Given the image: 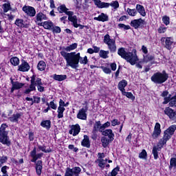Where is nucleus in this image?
I'll return each instance as SVG.
<instances>
[{
	"label": "nucleus",
	"instance_id": "f257e3e1",
	"mask_svg": "<svg viewBox=\"0 0 176 176\" xmlns=\"http://www.w3.org/2000/svg\"><path fill=\"white\" fill-rule=\"evenodd\" d=\"M61 56L66 60L67 66L71 67L74 69L79 67V63L86 65L88 63L87 56L80 57V53L71 52L67 53L65 51L60 52Z\"/></svg>",
	"mask_w": 176,
	"mask_h": 176
},
{
	"label": "nucleus",
	"instance_id": "f03ea898",
	"mask_svg": "<svg viewBox=\"0 0 176 176\" xmlns=\"http://www.w3.org/2000/svg\"><path fill=\"white\" fill-rule=\"evenodd\" d=\"M176 130V125L173 124L169 126L164 132V136L162 139L160 140L157 145L156 146L153 147V151L152 153L154 156L155 160H157L159 158V154L158 152L160 151V149L163 148V146L165 145V144L167 143L168 140L173 137L174 135V133H175Z\"/></svg>",
	"mask_w": 176,
	"mask_h": 176
},
{
	"label": "nucleus",
	"instance_id": "7ed1b4c3",
	"mask_svg": "<svg viewBox=\"0 0 176 176\" xmlns=\"http://www.w3.org/2000/svg\"><path fill=\"white\" fill-rule=\"evenodd\" d=\"M118 54L126 60L127 63H129L131 65H135V63L138 61V56H137V54L135 53V50L134 53L130 52H126V50L124 47H121L118 50Z\"/></svg>",
	"mask_w": 176,
	"mask_h": 176
},
{
	"label": "nucleus",
	"instance_id": "20e7f679",
	"mask_svg": "<svg viewBox=\"0 0 176 176\" xmlns=\"http://www.w3.org/2000/svg\"><path fill=\"white\" fill-rule=\"evenodd\" d=\"M167 79H168V74L166 73V71L157 72L151 78V81L156 85H162V83H164Z\"/></svg>",
	"mask_w": 176,
	"mask_h": 176
},
{
	"label": "nucleus",
	"instance_id": "39448f33",
	"mask_svg": "<svg viewBox=\"0 0 176 176\" xmlns=\"http://www.w3.org/2000/svg\"><path fill=\"white\" fill-rule=\"evenodd\" d=\"M8 127L6 124H3L0 127V142L7 146H10V140L8 137V132L6 128Z\"/></svg>",
	"mask_w": 176,
	"mask_h": 176
},
{
	"label": "nucleus",
	"instance_id": "423d86ee",
	"mask_svg": "<svg viewBox=\"0 0 176 176\" xmlns=\"http://www.w3.org/2000/svg\"><path fill=\"white\" fill-rule=\"evenodd\" d=\"M104 43L107 45L111 53H115L116 52V41L115 39L111 38L109 34H106L104 36Z\"/></svg>",
	"mask_w": 176,
	"mask_h": 176
},
{
	"label": "nucleus",
	"instance_id": "0eeeda50",
	"mask_svg": "<svg viewBox=\"0 0 176 176\" xmlns=\"http://www.w3.org/2000/svg\"><path fill=\"white\" fill-rule=\"evenodd\" d=\"M101 127H102V124H101V122L100 121H96V122L94 124L92 132H91V138L92 140H97V133L100 131V133H102L103 129H101Z\"/></svg>",
	"mask_w": 176,
	"mask_h": 176
},
{
	"label": "nucleus",
	"instance_id": "6e6552de",
	"mask_svg": "<svg viewBox=\"0 0 176 176\" xmlns=\"http://www.w3.org/2000/svg\"><path fill=\"white\" fill-rule=\"evenodd\" d=\"M82 169L79 166H76L72 168H67L65 176H79Z\"/></svg>",
	"mask_w": 176,
	"mask_h": 176
},
{
	"label": "nucleus",
	"instance_id": "1a4fd4ad",
	"mask_svg": "<svg viewBox=\"0 0 176 176\" xmlns=\"http://www.w3.org/2000/svg\"><path fill=\"white\" fill-rule=\"evenodd\" d=\"M68 10L69 9L67 8V6H65V4H62L58 7V11L59 13H65V14L68 16V21H70L71 19L74 17V12Z\"/></svg>",
	"mask_w": 176,
	"mask_h": 176
},
{
	"label": "nucleus",
	"instance_id": "9d476101",
	"mask_svg": "<svg viewBox=\"0 0 176 176\" xmlns=\"http://www.w3.org/2000/svg\"><path fill=\"white\" fill-rule=\"evenodd\" d=\"M64 107H67V104H65V102L63 99H60L59 101V107H58V119H62V118H64V111H65V108Z\"/></svg>",
	"mask_w": 176,
	"mask_h": 176
},
{
	"label": "nucleus",
	"instance_id": "9b49d317",
	"mask_svg": "<svg viewBox=\"0 0 176 176\" xmlns=\"http://www.w3.org/2000/svg\"><path fill=\"white\" fill-rule=\"evenodd\" d=\"M22 10L30 17H35L36 14V10H35V8L32 6H24Z\"/></svg>",
	"mask_w": 176,
	"mask_h": 176
},
{
	"label": "nucleus",
	"instance_id": "f8f14e48",
	"mask_svg": "<svg viewBox=\"0 0 176 176\" xmlns=\"http://www.w3.org/2000/svg\"><path fill=\"white\" fill-rule=\"evenodd\" d=\"M161 42H165V47L168 50H171L173 49V45L174 43V41L171 37H162L161 38Z\"/></svg>",
	"mask_w": 176,
	"mask_h": 176
},
{
	"label": "nucleus",
	"instance_id": "ddd939ff",
	"mask_svg": "<svg viewBox=\"0 0 176 176\" xmlns=\"http://www.w3.org/2000/svg\"><path fill=\"white\" fill-rule=\"evenodd\" d=\"M130 25L131 27H133L135 30H138V28H140L142 25H145V21L142 19H135L131 21Z\"/></svg>",
	"mask_w": 176,
	"mask_h": 176
},
{
	"label": "nucleus",
	"instance_id": "4468645a",
	"mask_svg": "<svg viewBox=\"0 0 176 176\" xmlns=\"http://www.w3.org/2000/svg\"><path fill=\"white\" fill-rule=\"evenodd\" d=\"M88 109L89 107L85 106V108H82L80 110H79L78 113L77 114L78 119L86 120V119H87V114H86V113L87 112Z\"/></svg>",
	"mask_w": 176,
	"mask_h": 176
},
{
	"label": "nucleus",
	"instance_id": "2eb2a0df",
	"mask_svg": "<svg viewBox=\"0 0 176 176\" xmlns=\"http://www.w3.org/2000/svg\"><path fill=\"white\" fill-rule=\"evenodd\" d=\"M35 75H33L31 77V80H30V85L28 89H27L25 91V94H30V91H35L36 90V87H35Z\"/></svg>",
	"mask_w": 176,
	"mask_h": 176
},
{
	"label": "nucleus",
	"instance_id": "dca6fc26",
	"mask_svg": "<svg viewBox=\"0 0 176 176\" xmlns=\"http://www.w3.org/2000/svg\"><path fill=\"white\" fill-rule=\"evenodd\" d=\"M164 113L172 120H176V111H174L173 109L166 107L164 110Z\"/></svg>",
	"mask_w": 176,
	"mask_h": 176
},
{
	"label": "nucleus",
	"instance_id": "f3484780",
	"mask_svg": "<svg viewBox=\"0 0 176 176\" xmlns=\"http://www.w3.org/2000/svg\"><path fill=\"white\" fill-rule=\"evenodd\" d=\"M23 116V113H15L8 118V120L12 123H19V120L21 119Z\"/></svg>",
	"mask_w": 176,
	"mask_h": 176
},
{
	"label": "nucleus",
	"instance_id": "a211bd4d",
	"mask_svg": "<svg viewBox=\"0 0 176 176\" xmlns=\"http://www.w3.org/2000/svg\"><path fill=\"white\" fill-rule=\"evenodd\" d=\"M161 133H162V129H160V124L157 122L155 124L153 133L152 134V138L154 139L157 138V137L160 135Z\"/></svg>",
	"mask_w": 176,
	"mask_h": 176
},
{
	"label": "nucleus",
	"instance_id": "6ab92c4d",
	"mask_svg": "<svg viewBox=\"0 0 176 176\" xmlns=\"http://www.w3.org/2000/svg\"><path fill=\"white\" fill-rule=\"evenodd\" d=\"M35 87L37 86L38 90L40 91V93H43V91H45V87H42L43 85L42 83V79L40 78H36V76L35 75Z\"/></svg>",
	"mask_w": 176,
	"mask_h": 176
},
{
	"label": "nucleus",
	"instance_id": "aec40b11",
	"mask_svg": "<svg viewBox=\"0 0 176 176\" xmlns=\"http://www.w3.org/2000/svg\"><path fill=\"white\" fill-rule=\"evenodd\" d=\"M70 21L73 23L75 28H78V27H79L80 30H83L85 28V25L78 24V17L76 15H74L73 17L70 18Z\"/></svg>",
	"mask_w": 176,
	"mask_h": 176
},
{
	"label": "nucleus",
	"instance_id": "412c9836",
	"mask_svg": "<svg viewBox=\"0 0 176 176\" xmlns=\"http://www.w3.org/2000/svg\"><path fill=\"white\" fill-rule=\"evenodd\" d=\"M43 20H47V16H46V15L42 12L37 13L36 15L35 23L38 24V23H41V21H43Z\"/></svg>",
	"mask_w": 176,
	"mask_h": 176
},
{
	"label": "nucleus",
	"instance_id": "4be33fe9",
	"mask_svg": "<svg viewBox=\"0 0 176 176\" xmlns=\"http://www.w3.org/2000/svg\"><path fill=\"white\" fill-rule=\"evenodd\" d=\"M102 134L105 137H109L111 141H113L115 134H113V132H112V129H106L104 131H102Z\"/></svg>",
	"mask_w": 176,
	"mask_h": 176
},
{
	"label": "nucleus",
	"instance_id": "5701e85b",
	"mask_svg": "<svg viewBox=\"0 0 176 176\" xmlns=\"http://www.w3.org/2000/svg\"><path fill=\"white\" fill-rule=\"evenodd\" d=\"M35 168L37 175H41V174H42V168H43L42 160H38L36 162Z\"/></svg>",
	"mask_w": 176,
	"mask_h": 176
},
{
	"label": "nucleus",
	"instance_id": "b1692460",
	"mask_svg": "<svg viewBox=\"0 0 176 176\" xmlns=\"http://www.w3.org/2000/svg\"><path fill=\"white\" fill-rule=\"evenodd\" d=\"M38 25L43 27L45 30H52V28H53L54 24L52 23V21H45L43 23H38Z\"/></svg>",
	"mask_w": 176,
	"mask_h": 176
},
{
	"label": "nucleus",
	"instance_id": "393cba45",
	"mask_svg": "<svg viewBox=\"0 0 176 176\" xmlns=\"http://www.w3.org/2000/svg\"><path fill=\"white\" fill-rule=\"evenodd\" d=\"M72 131H74L73 133V135H78L79 134V133H80V126H79V124H76V125H73L72 127V130L69 131V133L72 134Z\"/></svg>",
	"mask_w": 176,
	"mask_h": 176
},
{
	"label": "nucleus",
	"instance_id": "a878e982",
	"mask_svg": "<svg viewBox=\"0 0 176 176\" xmlns=\"http://www.w3.org/2000/svg\"><path fill=\"white\" fill-rule=\"evenodd\" d=\"M81 145L85 148H90V139L87 135H84V139L81 142Z\"/></svg>",
	"mask_w": 176,
	"mask_h": 176
},
{
	"label": "nucleus",
	"instance_id": "bb28decb",
	"mask_svg": "<svg viewBox=\"0 0 176 176\" xmlns=\"http://www.w3.org/2000/svg\"><path fill=\"white\" fill-rule=\"evenodd\" d=\"M94 20H96L97 21H102L104 23V21H108L109 18L108 15L104 13H101L98 17H94Z\"/></svg>",
	"mask_w": 176,
	"mask_h": 176
},
{
	"label": "nucleus",
	"instance_id": "cd10ccee",
	"mask_svg": "<svg viewBox=\"0 0 176 176\" xmlns=\"http://www.w3.org/2000/svg\"><path fill=\"white\" fill-rule=\"evenodd\" d=\"M19 71H21L22 72H27V71H30V65H28V63H22L19 67Z\"/></svg>",
	"mask_w": 176,
	"mask_h": 176
},
{
	"label": "nucleus",
	"instance_id": "c85d7f7f",
	"mask_svg": "<svg viewBox=\"0 0 176 176\" xmlns=\"http://www.w3.org/2000/svg\"><path fill=\"white\" fill-rule=\"evenodd\" d=\"M94 4L96 6L99 8V9H104V8H106L108 6V4L105 2H102L101 0H94Z\"/></svg>",
	"mask_w": 176,
	"mask_h": 176
},
{
	"label": "nucleus",
	"instance_id": "c756f323",
	"mask_svg": "<svg viewBox=\"0 0 176 176\" xmlns=\"http://www.w3.org/2000/svg\"><path fill=\"white\" fill-rule=\"evenodd\" d=\"M41 127L46 129V130H50V127L52 126V122L50 120H43L41 122Z\"/></svg>",
	"mask_w": 176,
	"mask_h": 176
},
{
	"label": "nucleus",
	"instance_id": "7c9ffc66",
	"mask_svg": "<svg viewBox=\"0 0 176 176\" xmlns=\"http://www.w3.org/2000/svg\"><path fill=\"white\" fill-rule=\"evenodd\" d=\"M136 10L143 17H145L146 16V12H145V8L143 6L138 4L136 6Z\"/></svg>",
	"mask_w": 176,
	"mask_h": 176
},
{
	"label": "nucleus",
	"instance_id": "2f4dec72",
	"mask_svg": "<svg viewBox=\"0 0 176 176\" xmlns=\"http://www.w3.org/2000/svg\"><path fill=\"white\" fill-rule=\"evenodd\" d=\"M126 86H127V80H122L119 82L118 87V89L120 90V91H122V93L123 91H126V89H124Z\"/></svg>",
	"mask_w": 176,
	"mask_h": 176
},
{
	"label": "nucleus",
	"instance_id": "473e14b6",
	"mask_svg": "<svg viewBox=\"0 0 176 176\" xmlns=\"http://www.w3.org/2000/svg\"><path fill=\"white\" fill-rule=\"evenodd\" d=\"M54 80H58V82H61L63 80H65L67 79V75H54Z\"/></svg>",
	"mask_w": 176,
	"mask_h": 176
},
{
	"label": "nucleus",
	"instance_id": "72a5a7b5",
	"mask_svg": "<svg viewBox=\"0 0 176 176\" xmlns=\"http://www.w3.org/2000/svg\"><path fill=\"white\" fill-rule=\"evenodd\" d=\"M107 4L108 5L107 8L111 6V8H113L115 10H116V9H119V2L118 1H113L110 3H107Z\"/></svg>",
	"mask_w": 176,
	"mask_h": 176
},
{
	"label": "nucleus",
	"instance_id": "f704fd0d",
	"mask_svg": "<svg viewBox=\"0 0 176 176\" xmlns=\"http://www.w3.org/2000/svg\"><path fill=\"white\" fill-rule=\"evenodd\" d=\"M38 71H45L46 68V63L43 60H41L37 65Z\"/></svg>",
	"mask_w": 176,
	"mask_h": 176
},
{
	"label": "nucleus",
	"instance_id": "c9c22d12",
	"mask_svg": "<svg viewBox=\"0 0 176 176\" xmlns=\"http://www.w3.org/2000/svg\"><path fill=\"white\" fill-rule=\"evenodd\" d=\"M108 54H109V51H105V50H101L99 52V56L102 58H108V57H109Z\"/></svg>",
	"mask_w": 176,
	"mask_h": 176
},
{
	"label": "nucleus",
	"instance_id": "e433bc0d",
	"mask_svg": "<svg viewBox=\"0 0 176 176\" xmlns=\"http://www.w3.org/2000/svg\"><path fill=\"white\" fill-rule=\"evenodd\" d=\"M101 142L103 148H107V146L109 145V139H108V138L106 137H102L101 138Z\"/></svg>",
	"mask_w": 176,
	"mask_h": 176
},
{
	"label": "nucleus",
	"instance_id": "4c0bfd02",
	"mask_svg": "<svg viewBox=\"0 0 176 176\" xmlns=\"http://www.w3.org/2000/svg\"><path fill=\"white\" fill-rule=\"evenodd\" d=\"M10 63H11L12 65L16 67V65H19V64H20V60H19V58L14 56V57L11 58Z\"/></svg>",
	"mask_w": 176,
	"mask_h": 176
},
{
	"label": "nucleus",
	"instance_id": "58836bf2",
	"mask_svg": "<svg viewBox=\"0 0 176 176\" xmlns=\"http://www.w3.org/2000/svg\"><path fill=\"white\" fill-rule=\"evenodd\" d=\"M76 47H78V43H74L70 45L69 46L65 47V50H66V52H71L72 50H75V49H76Z\"/></svg>",
	"mask_w": 176,
	"mask_h": 176
},
{
	"label": "nucleus",
	"instance_id": "ea45409f",
	"mask_svg": "<svg viewBox=\"0 0 176 176\" xmlns=\"http://www.w3.org/2000/svg\"><path fill=\"white\" fill-rule=\"evenodd\" d=\"M15 25H17V27H19L20 28H24V21L23 19H16L15 21Z\"/></svg>",
	"mask_w": 176,
	"mask_h": 176
},
{
	"label": "nucleus",
	"instance_id": "a19ab883",
	"mask_svg": "<svg viewBox=\"0 0 176 176\" xmlns=\"http://www.w3.org/2000/svg\"><path fill=\"white\" fill-rule=\"evenodd\" d=\"M34 152V157L38 160V159H42V157L43 156V153H40L36 154V148H34V149L30 152V153H32Z\"/></svg>",
	"mask_w": 176,
	"mask_h": 176
},
{
	"label": "nucleus",
	"instance_id": "79ce46f5",
	"mask_svg": "<svg viewBox=\"0 0 176 176\" xmlns=\"http://www.w3.org/2000/svg\"><path fill=\"white\" fill-rule=\"evenodd\" d=\"M153 60H155V56L146 55L144 56L143 63H149V61H152Z\"/></svg>",
	"mask_w": 176,
	"mask_h": 176
},
{
	"label": "nucleus",
	"instance_id": "37998d69",
	"mask_svg": "<svg viewBox=\"0 0 176 176\" xmlns=\"http://www.w3.org/2000/svg\"><path fill=\"white\" fill-rule=\"evenodd\" d=\"M122 94L123 96L127 97V98H130L131 100H135V97H134L131 92H126V91H124L122 92Z\"/></svg>",
	"mask_w": 176,
	"mask_h": 176
},
{
	"label": "nucleus",
	"instance_id": "c03bdc74",
	"mask_svg": "<svg viewBox=\"0 0 176 176\" xmlns=\"http://www.w3.org/2000/svg\"><path fill=\"white\" fill-rule=\"evenodd\" d=\"M119 170H120V168L119 166L116 167L112 170L110 174H109V176H117L118 173H119Z\"/></svg>",
	"mask_w": 176,
	"mask_h": 176
},
{
	"label": "nucleus",
	"instance_id": "a18cd8bd",
	"mask_svg": "<svg viewBox=\"0 0 176 176\" xmlns=\"http://www.w3.org/2000/svg\"><path fill=\"white\" fill-rule=\"evenodd\" d=\"M126 12L129 16H134L137 14V10L135 9L127 8Z\"/></svg>",
	"mask_w": 176,
	"mask_h": 176
},
{
	"label": "nucleus",
	"instance_id": "49530a36",
	"mask_svg": "<svg viewBox=\"0 0 176 176\" xmlns=\"http://www.w3.org/2000/svg\"><path fill=\"white\" fill-rule=\"evenodd\" d=\"M96 162L98 163V166L101 168H104L105 167V161L104 159H98Z\"/></svg>",
	"mask_w": 176,
	"mask_h": 176
},
{
	"label": "nucleus",
	"instance_id": "de8ad7c7",
	"mask_svg": "<svg viewBox=\"0 0 176 176\" xmlns=\"http://www.w3.org/2000/svg\"><path fill=\"white\" fill-rule=\"evenodd\" d=\"M173 167L174 168H176V158H171L170 159V166H169L170 170H171V168H173Z\"/></svg>",
	"mask_w": 176,
	"mask_h": 176
},
{
	"label": "nucleus",
	"instance_id": "09e8293b",
	"mask_svg": "<svg viewBox=\"0 0 176 176\" xmlns=\"http://www.w3.org/2000/svg\"><path fill=\"white\" fill-rule=\"evenodd\" d=\"M51 31L56 34H60V32H61V28L58 26H54V25L51 29Z\"/></svg>",
	"mask_w": 176,
	"mask_h": 176
},
{
	"label": "nucleus",
	"instance_id": "8fccbe9b",
	"mask_svg": "<svg viewBox=\"0 0 176 176\" xmlns=\"http://www.w3.org/2000/svg\"><path fill=\"white\" fill-rule=\"evenodd\" d=\"M139 157H140V159L146 160L147 153H146V151H145V149H143L142 151V152L139 154Z\"/></svg>",
	"mask_w": 176,
	"mask_h": 176
},
{
	"label": "nucleus",
	"instance_id": "3c124183",
	"mask_svg": "<svg viewBox=\"0 0 176 176\" xmlns=\"http://www.w3.org/2000/svg\"><path fill=\"white\" fill-rule=\"evenodd\" d=\"M3 10L4 13H8L10 10V3H4L3 5Z\"/></svg>",
	"mask_w": 176,
	"mask_h": 176
},
{
	"label": "nucleus",
	"instance_id": "603ef678",
	"mask_svg": "<svg viewBox=\"0 0 176 176\" xmlns=\"http://www.w3.org/2000/svg\"><path fill=\"white\" fill-rule=\"evenodd\" d=\"M38 148L39 151H41L42 152H45V153H50L51 152V151L50 150H46L45 146L38 145Z\"/></svg>",
	"mask_w": 176,
	"mask_h": 176
},
{
	"label": "nucleus",
	"instance_id": "864d4df0",
	"mask_svg": "<svg viewBox=\"0 0 176 176\" xmlns=\"http://www.w3.org/2000/svg\"><path fill=\"white\" fill-rule=\"evenodd\" d=\"M16 90H19V89H21V87H23V86H24L23 83L21 82H15V83H14V85H12Z\"/></svg>",
	"mask_w": 176,
	"mask_h": 176
},
{
	"label": "nucleus",
	"instance_id": "5fc2aeb1",
	"mask_svg": "<svg viewBox=\"0 0 176 176\" xmlns=\"http://www.w3.org/2000/svg\"><path fill=\"white\" fill-rule=\"evenodd\" d=\"M118 27H119V28H123V30H125L131 29V27H130V25H124L123 23H119Z\"/></svg>",
	"mask_w": 176,
	"mask_h": 176
},
{
	"label": "nucleus",
	"instance_id": "6e6d98bb",
	"mask_svg": "<svg viewBox=\"0 0 176 176\" xmlns=\"http://www.w3.org/2000/svg\"><path fill=\"white\" fill-rule=\"evenodd\" d=\"M162 21L165 25H168L170 24V17L167 16H163Z\"/></svg>",
	"mask_w": 176,
	"mask_h": 176
},
{
	"label": "nucleus",
	"instance_id": "4d7b16f0",
	"mask_svg": "<svg viewBox=\"0 0 176 176\" xmlns=\"http://www.w3.org/2000/svg\"><path fill=\"white\" fill-rule=\"evenodd\" d=\"M170 107H176V96L173 97L171 101L169 102Z\"/></svg>",
	"mask_w": 176,
	"mask_h": 176
},
{
	"label": "nucleus",
	"instance_id": "13d9d810",
	"mask_svg": "<svg viewBox=\"0 0 176 176\" xmlns=\"http://www.w3.org/2000/svg\"><path fill=\"white\" fill-rule=\"evenodd\" d=\"M166 30H167V28L161 26L158 28L157 31H158L159 34H164V32H166Z\"/></svg>",
	"mask_w": 176,
	"mask_h": 176
},
{
	"label": "nucleus",
	"instance_id": "bf43d9fd",
	"mask_svg": "<svg viewBox=\"0 0 176 176\" xmlns=\"http://www.w3.org/2000/svg\"><path fill=\"white\" fill-rule=\"evenodd\" d=\"M119 124H120V122H119L118 119H114L111 120V126H119Z\"/></svg>",
	"mask_w": 176,
	"mask_h": 176
},
{
	"label": "nucleus",
	"instance_id": "052dcab7",
	"mask_svg": "<svg viewBox=\"0 0 176 176\" xmlns=\"http://www.w3.org/2000/svg\"><path fill=\"white\" fill-rule=\"evenodd\" d=\"M109 126H111V122H107L106 123L102 124L101 130L104 131L105 129H107V127H109Z\"/></svg>",
	"mask_w": 176,
	"mask_h": 176
},
{
	"label": "nucleus",
	"instance_id": "680f3d73",
	"mask_svg": "<svg viewBox=\"0 0 176 176\" xmlns=\"http://www.w3.org/2000/svg\"><path fill=\"white\" fill-rule=\"evenodd\" d=\"M33 100L34 104H39L41 102V98L38 96H33Z\"/></svg>",
	"mask_w": 176,
	"mask_h": 176
},
{
	"label": "nucleus",
	"instance_id": "e2e57ef3",
	"mask_svg": "<svg viewBox=\"0 0 176 176\" xmlns=\"http://www.w3.org/2000/svg\"><path fill=\"white\" fill-rule=\"evenodd\" d=\"M30 155H31V157H32V159L31 160V162L32 163H36V161L38 160L35 157V152H33L32 153H30Z\"/></svg>",
	"mask_w": 176,
	"mask_h": 176
},
{
	"label": "nucleus",
	"instance_id": "0e129e2a",
	"mask_svg": "<svg viewBox=\"0 0 176 176\" xmlns=\"http://www.w3.org/2000/svg\"><path fill=\"white\" fill-rule=\"evenodd\" d=\"M50 108H52V109H57V104H56L54 101H51L50 102Z\"/></svg>",
	"mask_w": 176,
	"mask_h": 176
},
{
	"label": "nucleus",
	"instance_id": "69168bd1",
	"mask_svg": "<svg viewBox=\"0 0 176 176\" xmlns=\"http://www.w3.org/2000/svg\"><path fill=\"white\" fill-rule=\"evenodd\" d=\"M8 168H9V167L4 166L1 168V173H3V174L5 175H8Z\"/></svg>",
	"mask_w": 176,
	"mask_h": 176
},
{
	"label": "nucleus",
	"instance_id": "338daca9",
	"mask_svg": "<svg viewBox=\"0 0 176 176\" xmlns=\"http://www.w3.org/2000/svg\"><path fill=\"white\" fill-rule=\"evenodd\" d=\"M102 68L104 74H111V69L108 67H102Z\"/></svg>",
	"mask_w": 176,
	"mask_h": 176
},
{
	"label": "nucleus",
	"instance_id": "774afa93",
	"mask_svg": "<svg viewBox=\"0 0 176 176\" xmlns=\"http://www.w3.org/2000/svg\"><path fill=\"white\" fill-rule=\"evenodd\" d=\"M8 160V157L6 156H3L0 159L1 163H6V162Z\"/></svg>",
	"mask_w": 176,
	"mask_h": 176
}]
</instances>
